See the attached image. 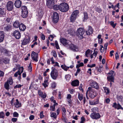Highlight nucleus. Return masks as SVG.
Here are the masks:
<instances>
[{
	"label": "nucleus",
	"mask_w": 123,
	"mask_h": 123,
	"mask_svg": "<svg viewBox=\"0 0 123 123\" xmlns=\"http://www.w3.org/2000/svg\"><path fill=\"white\" fill-rule=\"evenodd\" d=\"M60 42L65 46H68L71 43V42L69 40H67L65 38H61L60 39Z\"/></svg>",
	"instance_id": "7"
},
{
	"label": "nucleus",
	"mask_w": 123,
	"mask_h": 123,
	"mask_svg": "<svg viewBox=\"0 0 123 123\" xmlns=\"http://www.w3.org/2000/svg\"><path fill=\"white\" fill-rule=\"evenodd\" d=\"M30 38L28 36H26L21 41V44L22 45H24L29 43L30 42Z\"/></svg>",
	"instance_id": "11"
},
{
	"label": "nucleus",
	"mask_w": 123,
	"mask_h": 123,
	"mask_svg": "<svg viewBox=\"0 0 123 123\" xmlns=\"http://www.w3.org/2000/svg\"><path fill=\"white\" fill-rule=\"evenodd\" d=\"M67 101L69 104L70 106L72 105V102L71 99H67Z\"/></svg>",
	"instance_id": "54"
},
{
	"label": "nucleus",
	"mask_w": 123,
	"mask_h": 123,
	"mask_svg": "<svg viewBox=\"0 0 123 123\" xmlns=\"http://www.w3.org/2000/svg\"><path fill=\"white\" fill-rule=\"evenodd\" d=\"M21 2L19 0H18L15 1L14 5L16 7L19 8L21 6Z\"/></svg>",
	"instance_id": "21"
},
{
	"label": "nucleus",
	"mask_w": 123,
	"mask_h": 123,
	"mask_svg": "<svg viewBox=\"0 0 123 123\" xmlns=\"http://www.w3.org/2000/svg\"><path fill=\"white\" fill-rule=\"evenodd\" d=\"M50 75L53 79L54 80H56L58 75L57 71L56 70H52L50 73Z\"/></svg>",
	"instance_id": "12"
},
{
	"label": "nucleus",
	"mask_w": 123,
	"mask_h": 123,
	"mask_svg": "<svg viewBox=\"0 0 123 123\" xmlns=\"http://www.w3.org/2000/svg\"><path fill=\"white\" fill-rule=\"evenodd\" d=\"M58 104L57 103H54L53 105H51L50 106V110L53 111H55V106L57 105Z\"/></svg>",
	"instance_id": "26"
},
{
	"label": "nucleus",
	"mask_w": 123,
	"mask_h": 123,
	"mask_svg": "<svg viewBox=\"0 0 123 123\" xmlns=\"http://www.w3.org/2000/svg\"><path fill=\"white\" fill-rule=\"evenodd\" d=\"M59 7V5H54V6L53 7V9L55 10H60Z\"/></svg>",
	"instance_id": "40"
},
{
	"label": "nucleus",
	"mask_w": 123,
	"mask_h": 123,
	"mask_svg": "<svg viewBox=\"0 0 123 123\" xmlns=\"http://www.w3.org/2000/svg\"><path fill=\"white\" fill-rule=\"evenodd\" d=\"M21 74V73H20V71L19 70L14 74V75L15 77H17L18 76V75H20Z\"/></svg>",
	"instance_id": "46"
},
{
	"label": "nucleus",
	"mask_w": 123,
	"mask_h": 123,
	"mask_svg": "<svg viewBox=\"0 0 123 123\" xmlns=\"http://www.w3.org/2000/svg\"><path fill=\"white\" fill-rule=\"evenodd\" d=\"M59 19V15L56 12L53 13V22L55 23L58 22Z\"/></svg>",
	"instance_id": "13"
},
{
	"label": "nucleus",
	"mask_w": 123,
	"mask_h": 123,
	"mask_svg": "<svg viewBox=\"0 0 123 123\" xmlns=\"http://www.w3.org/2000/svg\"><path fill=\"white\" fill-rule=\"evenodd\" d=\"M4 114L3 111H2L0 113V118H3L4 117Z\"/></svg>",
	"instance_id": "48"
},
{
	"label": "nucleus",
	"mask_w": 123,
	"mask_h": 123,
	"mask_svg": "<svg viewBox=\"0 0 123 123\" xmlns=\"http://www.w3.org/2000/svg\"><path fill=\"white\" fill-rule=\"evenodd\" d=\"M93 31V30L92 27L91 26H89L88 29L86 31V32L87 35H90L92 33Z\"/></svg>",
	"instance_id": "18"
},
{
	"label": "nucleus",
	"mask_w": 123,
	"mask_h": 123,
	"mask_svg": "<svg viewBox=\"0 0 123 123\" xmlns=\"http://www.w3.org/2000/svg\"><path fill=\"white\" fill-rule=\"evenodd\" d=\"M43 112L41 111L40 113V118H42L44 117V115H43Z\"/></svg>",
	"instance_id": "51"
},
{
	"label": "nucleus",
	"mask_w": 123,
	"mask_h": 123,
	"mask_svg": "<svg viewBox=\"0 0 123 123\" xmlns=\"http://www.w3.org/2000/svg\"><path fill=\"white\" fill-rule=\"evenodd\" d=\"M32 59V60L36 62L38 61V55L35 52L33 51L32 52L31 55Z\"/></svg>",
	"instance_id": "16"
},
{
	"label": "nucleus",
	"mask_w": 123,
	"mask_h": 123,
	"mask_svg": "<svg viewBox=\"0 0 123 123\" xmlns=\"http://www.w3.org/2000/svg\"><path fill=\"white\" fill-rule=\"evenodd\" d=\"M13 3L12 1H9L7 3L6 5L7 10L9 11L12 10L13 8Z\"/></svg>",
	"instance_id": "10"
},
{
	"label": "nucleus",
	"mask_w": 123,
	"mask_h": 123,
	"mask_svg": "<svg viewBox=\"0 0 123 123\" xmlns=\"http://www.w3.org/2000/svg\"><path fill=\"white\" fill-rule=\"evenodd\" d=\"M50 117L53 118L54 119H56L57 118V114L55 112L50 113Z\"/></svg>",
	"instance_id": "31"
},
{
	"label": "nucleus",
	"mask_w": 123,
	"mask_h": 123,
	"mask_svg": "<svg viewBox=\"0 0 123 123\" xmlns=\"http://www.w3.org/2000/svg\"><path fill=\"white\" fill-rule=\"evenodd\" d=\"M55 4V1L54 0H49L47 1V5L49 7L51 8Z\"/></svg>",
	"instance_id": "17"
},
{
	"label": "nucleus",
	"mask_w": 123,
	"mask_h": 123,
	"mask_svg": "<svg viewBox=\"0 0 123 123\" xmlns=\"http://www.w3.org/2000/svg\"><path fill=\"white\" fill-rule=\"evenodd\" d=\"M78 97L80 101L82 100L83 97V94L80 93H78Z\"/></svg>",
	"instance_id": "35"
},
{
	"label": "nucleus",
	"mask_w": 123,
	"mask_h": 123,
	"mask_svg": "<svg viewBox=\"0 0 123 123\" xmlns=\"http://www.w3.org/2000/svg\"><path fill=\"white\" fill-rule=\"evenodd\" d=\"M69 48L71 50L74 51H77L78 50L77 46L73 44L70 45L69 46Z\"/></svg>",
	"instance_id": "19"
},
{
	"label": "nucleus",
	"mask_w": 123,
	"mask_h": 123,
	"mask_svg": "<svg viewBox=\"0 0 123 123\" xmlns=\"http://www.w3.org/2000/svg\"><path fill=\"white\" fill-rule=\"evenodd\" d=\"M96 11L98 12H101L102 10L100 9L98 7H97L96 8Z\"/></svg>",
	"instance_id": "62"
},
{
	"label": "nucleus",
	"mask_w": 123,
	"mask_h": 123,
	"mask_svg": "<svg viewBox=\"0 0 123 123\" xmlns=\"http://www.w3.org/2000/svg\"><path fill=\"white\" fill-rule=\"evenodd\" d=\"M98 103L99 100L97 99L89 101V103L91 105H95L98 104Z\"/></svg>",
	"instance_id": "23"
},
{
	"label": "nucleus",
	"mask_w": 123,
	"mask_h": 123,
	"mask_svg": "<svg viewBox=\"0 0 123 123\" xmlns=\"http://www.w3.org/2000/svg\"><path fill=\"white\" fill-rule=\"evenodd\" d=\"M61 67L66 71H67L68 69L69 68V67H67L65 65H62L61 66Z\"/></svg>",
	"instance_id": "36"
},
{
	"label": "nucleus",
	"mask_w": 123,
	"mask_h": 123,
	"mask_svg": "<svg viewBox=\"0 0 123 123\" xmlns=\"http://www.w3.org/2000/svg\"><path fill=\"white\" fill-rule=\"evenodd\" d=\"M103 88L106 94H108L109 93L110 91L108 88L106 87H104Z\"/></svg>",
	"instance_id": "37"
},
{
	"label": "nucleus",
	"mask_w": 123,
	"mask_h": 123,
	"mask_svg": "<svg viewBox=\"0 0 123 123\" xmlns=\"http://www.w3.org/2000/svg\"><path fill=\"white\" fill-rule=\"evenodd\" d=\"M85 119L84 117H82L81 118V121L80 123H84V122L85 121Z\"/></svg>",
	"instance_id": "49"
},
{
	"label": "nucleus",
	"mask_w": 123,
	"mask_h": 123,
	"mask_svg": "<svg viewBox=\"0 0 123 123\" xmlns=\"http://www.w3.org/2000/svg\"><path fill=\"white\" fill-rule=\"evenodd\" d=\"M102 68V66H99L98 67H96V69L97 71L98 72L101 71Z\"/></svg>",
	"instance_id": "41"
},
{
	"label": "nucleus",
	"mask_w": 123,
	"mask_h": 123,
	"mask_svg": "<svg viewBox=\"0 0 123 123\" xmlns=\"http://www.w3.org/2000/svg\"><path fill=\"white\" fill-rule=\"evenodd\" d=\"M38 95L40 96L42 98H45L46 96V94L45 93H43L41 91L39 90L38 91Z\"/></svg>",
	"instance_id": "20"
},
{
	"label": "nucleus",
	"mask_w": 123,
	"mask_h": 123,
	"mask_svg": "<svg viewBox=\"0 0 123 123\" xmlns=\"http://www.w3.org/2000/svg\"><path fill=\"white\" fill-rule=\"evenodd\" d=\"M22 9L21 16L23 18H26L28 16V13L26 7L25 6H22L21 7Z\"/></svg>",
	"instance_id": "3"
},
{
	"label": "nucleus",
	"mask_w": 123,
	"mask_h": 123,
	"mask_svg": "<svg viewBox=\"0 0 123 123\" xmlns=\"http://www.w3.org/2000/svg\"><path fill=\"white\" fill-rule=\"evenodd\" d=\"M71 97L72 96L70 94H68L67 95V99H71Z\"/></svg>",
	"instance_id": "63"
},
{
	"label": "nucleus",
	"mask_w": 123,
	"mask_h": 123,
	"mask_svg": "<svg viewBox=\"0 0 123 123\" xmlns=\"http://www.w3.org/2000/svg\"><path fill=\"white\" fill-rule=\"evenodd\" d=\"M22 86L20 84L17 85L14 87V88L15 89L16 88H20Z\"/></svg>",
	"instance_id": "57"
},
{
	"label": "nucleus",
	"mask_w": 123,
	"mask_h": 123,
	"mask_svg": "<svg viewBox=\"0 0 123 123\" xmlns=\"http://www.w3.org/2000/svg\"><path fill=\"white\" fill-rule=\"evenodd\" d=\"M13 83V81L11 77H10L8 79L7 81L6 82L4 85V86L5 88L7 90H8L10 89V86L9 84L10 85H12Z\"/></svg>",
	"instance_id": "4"
},
{
	"label": "nucleus",
	"mask_w": 123,
	"mask_h": 123,
	"mask_svg": "<svg viewBox=\"0 0 123 123\" xmlns=\"http://www.w3.org/2000/svg\"><path fill=\"white\" fill-rule=\"evenodd\" d=\"M1 50L2 52L6 53L7 52V51L6 49L3 48Z\"/></svg>",
	"instance_id": "55"
},
{
	"label": "nucleus",
	"mask_w": 123,
	"mask_h": 123,
	"mask_svg": "<svg viewBox=\"0 0 123 123\" xmlns=\"http://www.w3.org/2000/svg\"><path fill=\"white\" fill-rule=\"evenodd\" d=\"M17 118H12L11 119L12 121L13 122H16L17 121Z\"/></svg>",
	"instance_id": "58"
},
{
	"label": "nucleus",
	"mask_w": 123,
	"mask_h": 123,
	"mask_svg": "<svg viewBox=\"0 0 123 123\" xmlns=\"http://www.w3.org/2000/svg\"><path fill=\"white\" fill-rule=\"evenodd\" d=\"M38 15L40 17H42L43 14V11L40 9H39L38 12Z\"/></svg>",
	"instance_id": "32"
},
{
	"label": "nucleus",
	"mask_w": 123,
	"mask_h": 123,
	"mask_svg": "<svg viewBox=\"0 0 123 123\" xmlns=\"http://www.w3.org/2000/svg\"><path fill=\"white\" fill-rule=\"evenodd\" d=\"M60 10L61 12H65L67 11L69 9L68 5L66 3H63L59 5Z\"/></svg>",
	"instance_id": "2"
},
{
	"label": "nucleus",
	"mask_w": 123,
	"mask_h": 123,
	"mask_svg": "<svg viewBox=\"0 0 123 123\" xmlns=\"http://www.w3.org/2000/svg\"><path fill=\"white\" fill-rule=\"evenodd\" d=\"M54 97H51L50 98V100L51 101L53 102L54 103H56L55 100H54Z\"/></svg>",
	"instance_id": "56"
},
{
	"label": "nucleus",
	"mask_w": 123,
	"mask_h": 123,
	"mask_svg": "<svg viewBox=\"0 0 123 123\" xmlns=\"http://www.w3.org/2000/svg\"><path fill=\"white\" fill-rule=\"evenodd\" d=\"M4 10V8L2 9L0 8V17H1L4 14L5 12Z\"/></svg>",
	"instance_id": "33"
},
{
	"label": "nucleus",
	"mask_w": 123,
	"mask_h": 123,
	"mask_svg": "<svg viewBox=\"0 0 123 123\" xmlns=\"http://www.w3.org/2000/svg\"><path fill=\"white\" fill-rule=\"evenodd\" d=\"M37 43L35 42L33 44H32L31 46V47L32 48H33L34 46L35 45H37Z\"/></svg>",
	"instance_id": "64"
},
{
	"label": "nucleus",
	"mask_w": 123,
	"mask_h": 123,
	"mask_svg": "<svg viewBox=\"0 0 123 123\" xmlns=\"http://www.w3.org/2000/svg\"><path fill=\"white\" fill-rule=\"evenodd\" d=\"M110 25L113 27V28H115L116 25V24H114L113 21H111L110 22Z\"/></svg>",
	"instance_id": "47"
},
{
	"label": "nucleus",
	"mask_w": 123,
	"mask_h": 123,
	"mask_svg": "<svg viewBox=\"0 0 123 123\" xmlns=\"http://www.w3.org/2000/svg\"><path fill=\"white\" fill-rule=\"evenodd\" d=\"M11 29V26L10 25H8L4 28V30L5 31H7Z\"/></svg>",
	"instance_id": "30"
},
{
	"label": "nucleus",
	"mask_w": 123,
	"mask_h": 123,
	"mask_svg": "<svg viewBox=\"0 0 123 123\" xmlns=\"http://www.w3.org/2000/svg\"><path fill=\"white\" fill-rule=\"evenodd\" d=\"M87 92H89V97L91 98H93L97 95V92L94 90L92 87H89L88 88Z\"/></svg>",
	"instance_id": "1"
},
{
	"label": "nucleus",
	"mask_w": 123,
	"mask_h": 123,
	"mask_svg": "<svg viewBox=\"0 0 123 123\" xmlns=\"http://www.w3.org/2000/svg\"><path fill=\"white\" fill-rule=\"evenodd\" d=\"M107 79L110 82H114V78L113 76H110L107 77Z\"/></svg>",
	"instance_id": "28"
},
{
	"label": "nucleus",
	"mask_w": 123,
	"mask_h": 123,
	"mask_svg": "<svg viewBox=\"0 0 123 123\" xmlns=\"http://www.w3.org/2000/svg\"><path fill=\"white\" fill-rule=\"evenodd\" d=\"M13 116L14 117H17L19 116V114L16 112L15 111L13 113Z\"/></svg>",
	"instance_id": "45"
},
{
	"label": "nucleus",
	"mask_w": 123,
	"mask_h": 123,
	"mask_svg": "<svg viewBox=\"0 0 123 123\" xmlns=\"http://www.w3.org/2000/svg\"><path fill=\"white\" fill-rule=\"evenodd\" d=\"M119 3H117V4L115 6L114 9L116 10L117 8H118V9L119 8Z\"/></svg>",
	"instance_id": "61"
},
{
	"label": "nucleus",
	"mask_w": 123,
	"mask_h": 123,
	"mask_svg": "<svg viewBox=\"0 0 123 123\" xmlns=\"http://www.w3.org/2000/svg\"><path fill=\"white\" fill-rule=\"evenodd\" d=\"M90 85L92 87H93L96 89H98L99 88V86L97 83L92 80H89Z\"/></svg>",
	"instance_id": "8"
},
{
	"label": "nucleus",
	"mask_w": 123,
	"mask_h": 123,
	"mask_svg": "<svg viewBox=\"0 0 123 123\" xmlns=\"http://www.w3.org/2000/svg\"><path fill=\"white\" fill-rule=\"evenodd\" d=\"M20 24L19 23L18 21L15 22L13 24V26L16 28L19 27Z\"/></svg>",
	"instance_id": "29"
},
{
	"label": "nucleus",
	"mask_w": 123,
	"mask_h": 123,
	"mask_svg": "<svg viewBox=\"0 0 123 123\" xmlns=\"http://www.w3.org/2000/svg\"><path fill=\"white\" fill-rule=\"evenodd\" d=\"M90 52V50L89 49L87 50L85 52V55L87 57L88 55H89Z\"/></svg>",
	"instance_id": "53"
},
{
	"label": "nucleus",
	"mask_w": 123,
	"mask_h": 123,
	"mask_svg": "<svg viewBox=\"0 0 123 123\" xmlns=\"http://www.w3.org/2000/svg\"><path fill=\"white\" fill-rule=\"evenodd\" d=\"M16 102L14 104L15 106L17 108L21 107V104L19 102L18 100L17 99L16 100Z\"/></svg>",
	"instance_id": "27"
},
{
	"label": "nucleus",
	"mask_w": 123,
	"mask_h": 123,
	"mask_svg": "<svg viewBox=\"0 0 123 123\" xmlns=\"http://www.w3.org/2000/svg\"><path fill=\"white\" fill-rule=\"evenodd\" d=\"M56 86V83L54 82L52 83L51 87L53 88H55Z\"/></svg>",
	"instance_id": "59"
},
{
	"label": "nucleus",
	"mask_w": 123,
	"mask_h": 123,
	"mask_svg": "<svg viewBox=\"0 0 123 123\" xmlns=\"http://www.w3.org/2000/svg\"><path fill=\"white\" fill-rule=\"evenodd\" d=\"M79 81L78 80H75L72 81L71 82V85L74 86H77L79 85Z\"/></svg>",
	"instance_id": "24"
},
{
	"label": "nucleus",
	"mask_w": 123,
	"mask_h": 123,
	"mask_svg": "<svg viewBox=\"0 0 123 123\" xmlns=\"http://www.w3.org/2000/svg\"><path fill=\"white\" fill-rule=\"evenodd\" d=\"M98 108L97 107H94L91 109V111L92 113L96 112V111H98Z\"/></svg>",
	"instance_id": "39"
},
{
	"label": "nucleus",
	"mask_w": 123,
	"mask_h": 123,
	"mask_svg": "<svg viewBox=\"0 0 123 123\" xmlns=\"http://www.w3.org/2000/svg\"><path fill=\"white\" fill-rule=\"evenodd\" d=\"M4 37V34L3 31H0V42H1L3 41Z\"/></svg>",
	"instance_id": "25"
},
{
	"label": "nucleus",
	"mask_w": 123,
	"mask_h": 123,
	"mask_svg": "<svg viewBox=\"0 0 123 123\" xmlns=\"http://www.w3.org/2000/svg\"><path fill=\"white\" fill-rule=\"evenodd\" d=\"M84 65V64L83 63L81 62L79 64L77 65L76 67L77 68H78L80 67H82Z\"/></svg>",
	"instance_id": "42"
},
{
	"label": "nucleus",
	"mask_w": 123,
	"mask_h": 123,
	"mask_svg": "<svg viewBox=\"0 0 123 123\" xmlns=\"http://www.w3.org/2000/svg\"><path fill=\"white\" fill-rule=\"evenodd\" d=\"M85 32V30L83 28H80L77 29V35L80 38H83V35Z\"/></svg>",
	"instance_id": "5"
},
{
	"label": "nucleus",
	"mask_w": 123,
	"mask_h": 123,
	"mask_svg": "<svg viewBox=\"0 0 123 123\" xmlns=\"http://www.w3.org/2000/svg\"><path fill=\"white\" fill-rule=\"evenodd\" d=\"M91 117L93 119H97L101 117V116L99 113L96 112L92 113L90 115Z\"/></svg>",
	"instance_id": "9"
},
{
	"label": "nucleus",
	"mask_w": 123,
	"mask_h": 123,
	"mask_svg": "<svg viewBox=\"0 0 123 123\" xmlns=\"http://www.w3.org/2000/svg\"><path fill=\"white\" fill-rule=\"evenodd\" d=\"M79 13V11L77 10L74 11L72 13L70 18V21L71 22L73 23L74 22L77 18V16Z\"/></svg>",
	"instance_id": "6"
},
{
	"label": "nucleus",
	"mask_w": 123,
	"mask_h": 123,
	"mask_svg": "<svg viewBox=\"0 0 123 123\" xmlns=\"http://www.w3.org/2000/svg\"><path fill=\"white\" fill-rule=\"evenodd\" d=\"M84 20H86L88 18V14L86 12L84 13Z\"/></svg>",
	"instance_id": "38"
},
{
	"label": "nucleus",
	"mask_w": 123,
	"mask_h": 123,
	"mask_svg": "<svg viewBox=\"0 0 123 123\" xmlns=\"http://www.w3.org/2000/svg\"><path fill=\"white\" fill-rule=\"evenodd\" d=\"M1 61H2L5 64L8 63L9 62V59L6 58L2 59Z\"/></svg>",
	"instance_id": "34"
},
{
	"label": "nucleus",
	"mask_w": 123,
	"mask_h": 123,
	"mask_svg": "<svg viewBox=\"0 0 123 123\" xmlns=\"http://www.w3.org/2000/svg\"><path fill=\"white\" fill-rule=\"evenodd\" d=\"M101 48L100 49V52L101 53L103 52L104 50V48L102 45H100Z\"/></svg>",
	"instance_id": "52"
},
{
	"label": "nucleus",
	"mask_w": 123,
	"mask_h": 123,
	"mask_svg": "<svg viewBox=\"0 0 123 123\" xmlns=\"http://www.w3.org/2000/svg\"><path fill=\"white\" fill-rule=\"evenodd\" d=\"M19 27L20 30L23 31H24L26 28V26L22 23L20 24Z\"/></svg>",
	"instance_id": "22"
},
{
	"label": "nucleus",
	"mask_w": 123,
	"mask_h": 123,
	"mask_svg": "<svg viewBox=\"0 0 123 123\" xmlns=\"http://www.w3.org/2000/svg\"><path fill=\"white\" fill-rule=\"evenodd\" d=\"M112 107L115 109H117L118 110L120 109L123 110V108L122 107L121 105L119 103L117 104L116 102L113 103L112 105Z\"/></svg>",
	"instance_id": "15"
},
{
	"label": "nucleus",
	"mask_w": 123,
	"mask_h": 123,
	"mask_svg": "<svg viewBox=\"0 0 123 123\" xmlns=\"http://www.w3.org/2000/svg\"><path fill=\"white\" fill-rule=\"evenodd\" d=\"M34 118V116L33 115H31L29 117V119L30 120H33Z\"/></svg>",
	"instance_id": "60"
},
{
	"label": "nucleus",
	"mask_w": 123,
	"mask_h": 123,
	"mask_svg": "<svg viewBox=\"0 0 123 123\" xmlns=\"http://www.w3.org/2000/svg\"><path fill=\"white\" fill-rule=\"evenodd\" d=\"M110 101V99L109 98H105L104 100V103H105L108 104L109 103Z\"/></svg>",
	"instance_id": "43"
},
{
	"label": "nucleus",
	"mask_w": 123,
	"mask_h": 123,
	"mask_svg": "<svg viewBox=\"0 0 123 123\" xmlns=\"http://www.w3.org/2000/svg\"><path fill=\"white\" fill-rule=\"evenodd\" d=\"M96 66V65L95 64H93L92 65L88 64L87 65V66L89 68H92L93 67H95Z\"/></svg>",
	"instance_id": "50"
},
{
	"label": "nucleus",
	"mask_w": 123,
	"mask_h": 123,
	"mask_svg": "<svg viewBox=\"0 0 123 123\" xmlns=\"http://www.w3.org/2000/svg\"><path fill=\"white\" fill-rule=\"evenodd\" d=\"M32 66L31 63H30L28 66V70L29 71L31 72L32 70Z\"/></svg>",
	"instance_id": "44"
},
{
	"label": "nucleus",
	"mask_w": 123,
	"mask_h": 123,
	"mask_svg": "<svg viewBox=\"0 0 123 123\" xmlns=\"http://www.w3.org/2000/svg\"><path fill=\"white\" fill-rule=\"evenodd\" d=\"M12 34L17 39H19L21 37L20 33L18 30H15L13 33Z\"/></svg>",
	"instance_id": "14"
}]
</instances>
